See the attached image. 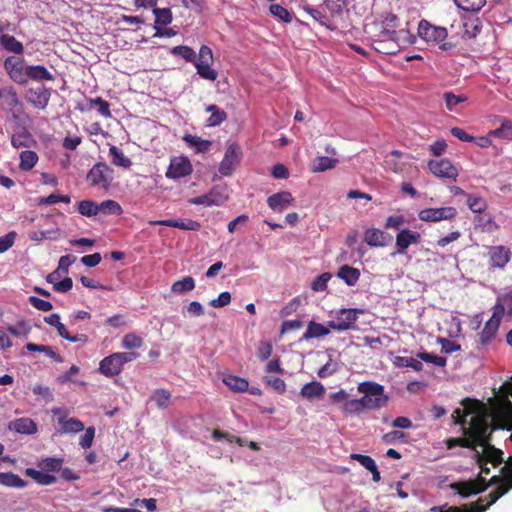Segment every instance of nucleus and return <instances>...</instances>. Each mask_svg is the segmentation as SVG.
I'll return each mask as SVG.
<instances>
[{
  "mask_svg": "<svg viewBox=\"0 0 512 512\" xmlns=\"http://www.w3.org/2000/svg\"><path fill=\"white\" fill-rule=\"evenodd\" d=\"M90 107H97L98 112L108 118L111 117L110 105L107 101L102 99L101 97H96L89 100Z\"/></svg>",
  "mask_w": 512,
  "mask_h": 512,
  "instance_id": "69168bd1",
  "label": "nucleus"
},
{
  "mask_svg": "<svg viewBox=\"0 0 512 512\" xmlns=\"http://www.w3.org/2000/svg\"><path fill=\"white\" fill-rule=\"evenodd\" d=\"M171 399V393L166 389H156L153 392V401L156 403V407L164 409L169 404Z\"/></svg>",
  "mask_w": 512,
  "mask_h": 512,
  "instance_id": "bf43d9fd",
  "label": "nucleus"
},
{
  "mask_svg": "<svg viewBox=\"0 0 512 512\" xmlns=\"http://www.w3.org/2000/svg\"><path fill=\"white\" fill-rule=\"evenodd\" d=\"M228 199V191L225 186H214L207 194L194 197L189 200L195 205L220 206Z\"/></svg>",
  "mask_w": 512,
  "mask_h": 512,
  "instance_id": "6e6552de",
  "label": "nucleus"
},
{
  "mask_svg": "<svg viewBox=\"0 0 512 512\" xmlns=\"http://www.w3.org/2000/svg\"><path fill=\"white\" fill-rule=\"evenodd\" d=\"M205 110L210 113V116L206 121V125L208 127L219 126L227 119V113L215 104L208 105Z\"/></svg>",
  "mask_w": 512,
  "mask_h": 512,
  "instance_id": "2f4dec72",
  "label": "nucleus"
},
{
  "mask_svg": "<svg viewBox=\"0 0 512 512\" xmlns=\"http://www.w3.org/2000/svg\"><path fill=\"white\" fill-rule=\"evenodd\" d=\"M27 351L30 352H41L46 354V356L50 357L51 359L55 360L56 362H62L61 356L57 354L51 346L46 345H39L34 343H27L26 344Z\"/></svg>",
  "mask_w": 512,
  "mask_h": 512,
  "instance_id": "de8ad7c7",
  "label": "nucleus"
},
{
  "mask_svg": "<svg viewBox=\"0 0 512 512\" xmlns=\"http://www.w3.org/2000/svg\"><path fill=\"white\" fill-rule=\"evenodd\" d=\"M417 358L421 359L422 362L431 363L434 366H438V367L446 366V358L439 357L433 353L420 352V353H417Z\"/></svg>",
  "mask_w": 512,
  "mask_h": 512,
  "instance_id": "0e129e2a",
  "label": "nucleus"
},
{
  "mask_svg": "<svg viewBox=\"0 0 512 512\" xmlns=\"http://www.w3.org/2000/svg\"><path fill=\"white\" fill-rule=\"evenodd\" d=\"M183 140L189 147L194 148L197 153L207 152L212 145L211 141L204 140L201 137L191 134L185 135Z\"/></svg>",
  "mask_w": 512,
  "mask_h": 512,
  "instance_id": "4c0bfd02",
  "label": "nucleus"
},
{
  "mask_svg": "<svg viewBox=\"0 0 512 512\" xmlns=\"http://www.w3.org/2000/svg\"><path fill=\"white\" fill-rule=\"evenodd\" d=\"M489 135L512 140V122L508 120L504 121L499 128L490 131Z\"/></svg>",
  "mask_w": 512,
  "mask_h": 512,
  "instance_id": "e2e57ef3",
  "label": "nucleus"
},
{
  "mask_svg": "<svg viewBox=\"0 0 512 512\" xmlns=\"http://www.w3.org/2000/svg\"><path fill=\"white\" fill-rule=\"evenodd\" d=\"M359 309H340L336 313V319L328 321V327L334 331H348L355 329V323L358 319Z\"/></svg>",
  "mask_w": 512,
  "mask_h": 512,
  "instance_id": "0eeeda50",
  "label": "nucleus"
},
{
  "mask_svg": "<svg viewBox=\"0 0 512 512\" xmlns=\"http://www.w3.org/2000/svg\"><path fill=\"white\" fill-rule=\"evenodd\" d=\"M171 53L176 56H181L186 61L192 62V63H195V61L198 58V56L196 55L195 51L192 48H190L188 46H184V45H179V46L174 47L171 50Z\"/></svg>",
  "mask_w": 512,
  "mask_h": 512,
  "instance_id": "4d7b16f0",
  "label": "nucleus"
},
{
  "mask_svg": "<svg viewBox=\"0 0 512 512\" xmlns=\"http://www.w3.org/2000/svg\"><path fill=\"white\" fill-rule=\"evenodd\" d=\"M336 277L340 278L343 283L352 287L360 278V271L354 267L344 265L338 269V273H336Z\"/></svg>",
  "mask_w": 512,
  "mask_h": 512,
  "instance_id": "c756f323",
  "label": "nucleus"
},
{
  "mask_svg": "<svg viewBox=\"0 0 512 512\" xmlns=\"http://www.w3.org/2000/svg\"><path fill=\"white\" fill-rule=\"evenodd\" d=\"M60 424H62L63 433H80L83 430V423L76 419H60Z\"/></svg>",
  "mask_w": 512,
  "mask_h": 512,
  "instance_id": "13d9d810",
  "label": "nucleus"
},
{
  "mask_svg": "<svg viewBox=\"0 0 512 512\" xmlns=\"http://www.w3.org/2000/svg\"><path fill=\"white\" fill-rule=\"evenodd\" d=\"M137 358L136 352H114L99 361V373L105 377L118 376L123 370V365Z\"/></svg>",
  "mask_w": 512,
  "mask_h": 512,
  "instance_id": "7ed1b4c3",
  "label": "nucleus"
},
{
  "mask_svg": "<svg viewBox=\"0 0 512 512\" xmlns=\"http://www.w3.org/2000/svg\"><path fill=\"white\" fill-rule=\"evenodd\" d=\"M445 444L448 450H452L455 447H463L471 451L477 450V447H486L488 445H492L487 440H477L468 436H464L462 438H448L445 440Z\"/></svg>",
  "mask_w": 512,
  "mask_h": 512,
  "instance_id": "aec40b11",
  "label": "nucleus"
},
{
  "mask_svg": "<svg viewBox=\"0 0 512 512\" xmlns=\"http://www.w3.org/2000/svg\"><path fill=\"white\" fill-rule=\"evenodd\" d=\"M420 241V234L409 229H403L396 234V254L404 255V252L411 245H416Z\"/></svg>",
  "mask_w": 512,
  "mask_h": 512,
  "instance_id": "412c9836",
  "label": "nucleus"
},
{
  "mask_svg": "<svg viewBox=\"0 0 512 512\" xmlns=\"http://www.w3.org/2000/svg\"><path fill=\"white\" fill-rule=\"evenodd\" d=\"M396 21H397V16L394 14H388L385 17V19L383 21L384 29L381 32V34L384 37H389V38L393 37V35L396 33L395 32V27L397 26Z\"/></svg>",
  "mask_w": 512,
  "mask_h": 512,
  "instance_id": "338daca9",
  "label": "nucleus"
},
{
  "mask_svg": "<svg viewBox=\"0 0 512 512\" xmlns=\"http://www.w3.org/2000/svg\"><path fill=\"white\" fill-rule=\"evenodd\" d=\"M39 472L57 473L63 469V458L45 457L38 461Z\"/></svg>",
  "mask_w": 512,
  "mask_h": 512,
  "instance_id": "f704fd0d",
  "label": "nucleus"
},
{
  "mask_svg": "<svg viewBox=\"0 0 512 512\" xmlns=\"http://www.w3.org/2000/svg\"><path fill=\"white\" fill-rule=\"evenodd\" d=\"M391 239L390 234L376 228L367 229L366 236H364V241L371 247H383L391 242Z\"/></svg>",
  "mask_w": 512,
  "mask_h": 512,
  "instance_id": "5701e85b",
  "label": "nucleus"
},
{
  "mask_svg": "<svg viewBox=\"0 0 512 512\" xmlns=\"http://www.w3.org/2000/svg\"><path fill=\"white\" fill-rule=\"evenodd\" d=\"M455 215L456 209L454 207L429 208L418 213L419 219L424 222L452 220Z\"/></svg>",
  "mask_w": 512,
  "mask_h": 512,
  "instance_id": "a211bd4d",
  "label": "nucleus"
},
{
  "mask_svg": "<svg viewBox=\"0 0 512 512\" xmlns=\"http://www.w3.org/2000/svg\"><path fill=\"white\" fill-rule=\"evenodd\" d=\"M56 329V333L60 335V337L64 338L68 342L71 343H87V335L86 334H76L71 335L68 333V330H66V327L64 325L60 326H53Z\"/></svg>",
  "mask_w": 512,
  "mask_h": 512,
  "instance_id": "3c124183",
  "label": "nucleus"
},
{
  "mask_svg": "<svg viewBox=\"0 0 512 512\" xmlns=\"http://www.w3.org/2000/svg\"><path fill=\"white\" fill-rule=\"evenodd\" d=\"M350 458L354 459V461L359 462L360 466L364 467L367 471L372 474V481L378 483L380 480L379 470H377V466L375 465V461H373L372 457L364 454H352Z\"/></svg>",
  "mask_w": 512,
  "mask_h": 512,
  "instance_id": "393cba45",
  "label": "nucleus"
},
{
  "mask_svg": "<svg viewBox=\"0 0 512 512\" xmlns=\"http://www.w3.org/2000/svg\"><path fill=\"white\" fill-rule=\"evenodd\" d=\"M500 474L505 478V484L489 493L488 498H486L489 500V504H494L512 489V457H508L505 466L501 467Z\"/></svg>",
  "mask_w": 512,
  "mask_h": 512,
  "instance_id": "ddd939ff",
  "label": "nucleus"
},
{
  "mask_svg": "<svg viewBox=\"0 0 512 512\" xmlns=\"http://www.w3.org/2000/svg\"><path fill=\"white\" fill-rule=\"evenodd\" d=\"M34 143L35 140L32 135L26 130L13 134L11 137V145L16 149L21 147L30 148Z\"/></svg>",
  "mask_w": 512,
  "mask_h": 512,
  "instance_id": "ea45409f",
  "label": "nucleus"
},
{
  "mask_svg": "<svg viewBox=\"0 0 512 512\" xmlns=\"http://www.w3.org/2000/svg\"><path fill=\"white\" fill-rule=\"evenodd\" d=\"M27 76L28 80L34 81L54 80V76L43 65H29Z\"/></svg>",
  "mask_w": 512,
  "mask_h": 512,
  "instance_id": "c9c22d12",
  "label": "nucleus"
},
{
  "mask_svg": "<svg viewBox=\"0 0 512 512\" xmlns=\"http://www.w3.org/2000/svg\"><path fill=\"white\" fill-rule=\"evenodd\" d=\"M489 270H503L511 260V250L505 245H496L488 248Z\"/></svg>",
  "mask_w": 512,
  "mask_h": 512,
  "instance_id": "9b49d317",
  "label": "nucleus"
},
{
  "mask_svg": "<svg viewBox=\"0 0 512 512\" xmlns=\"http://www.w3.org/2000/svg\"><path fill=\"white\" fill-rule=\"evenodd\" d=\"M474 461L477 465H488L491 464L493 467H498L502 464H506L504 460V453L494 445H488L482 447V451L474 450Z\"/></svg>",
  "mask_w": 512,
  "mask_h": 512,
  "instance_id": "1a4fd4ad",
  "label": "nucleus"
},
{
  "mask_svg": "<svg viewBox=\"0 0 512 512\" xmlns=\"http://www.w3.org/2000/svg\"><path fill=\"white\" fill-rule=\"evenodd\" d=\"M342 405H343L342 413H343V415H346V416H350V415L359 416L361 413L368 410L367 406H365L361 403L354 402L352 400L347 401L346 403H342Z\"/></svg>",
  "mask_w": 512,
  "mask_h": 512,
  "instance_id": "5fc2aeb1",
  "label": "nucleus"
},
{
  "mask_svg": "<svg viewBox=\"0 0 512 512\" xmlns=\"http://www.w3.org/2000/svg\"><path fill=\"white\" fill-rule=\"evenodd\" d=\"M87 180L92 186L108 189L113 180V169L106 163L98 162L89 170Z\"/></svg>",
  "mask_w": 512,
  "mask_h": 512,
  "instance_id": "39448f33",
  "label": "nucleus"
},
{
  "mask_svg": "<svg viewBox=\"0 0 512 512\" xmlns=\"http://www.w3.org/2000/svg\"><path fill=\"white\" fill-rule=\"evenodd\" d=\"M212 63V50L208 46L202 45L199 50L198 58L194 63L197 69V74L203 79L215 81L217 79L218 73L216 70L211 68Z\"/></svg>",
  "mask_w": 512,
  "mask_h": 512,
  "instance_id": "20e7f679",
  "label": "nucleus"
},
{
  "mask_svg": "<svg viewBox=\"0 0 512 512\" xmlns=\"http://www.w3.org/2000/svg\"><path fill=\"white\" fill-rule=\"evenodd\" d=\"M0 486L14 489H24L27 487V481L21 479L20 476L14 474L13 472H0Z\"/></svg>",
  "mask_w": 512,
  "mask_h": 512,
  "instance_id": "c85d7f7f",
  "label": "nucleus"
},
{
  "mask_svg": "<svg viewBox=\"0 0 512 512\" xmlns=\"http://www.w3.org/2000/svg\"><path fill=\"white\" fill-rule=\"evenodd\" d=\"M447 110L450 112H458L459 106L467 101V96L464 94L456 95L451 91H446L442 95Z\"/></svg>",
  "mask_w": 512,
  "mask_h": 512,
  "instance_id": "72a5a7b5",
  "label": "nucleus"
},
{
  "mask_svg": "<svg viewBox=\"0 0 512 512\" xmlns=\"http://www.w3.org/2000/svg\"><path fill=\"white\" fill-rule=\"evenodd\" d=\"M357 391L362 394L359 399H352L350 401L363 404L369 411H376L384 408L389 401V397L384 393V386L371 381L359 383Z\"/></svg>",
  "mask_w": 512,
  "mask_h": 512,
  "instance_id": "f03ea898",
  "label": "nucleus"
},
{
  "mask_svg": "<svg viewBox=\"0 0 512 512\" xmlns=\"http://www.w3.org/2000/svg\"><path fill=\"white\" fill-rule=\"evenodd\" d=\"M109 155L111 157L112 164L115 166L127 169L132 165V161L127 156H125L123 151L117 146H110Z\"/></svg>",
  "mask_w": 512,
  "mask_h": 512,
  "instance_id": "58836bf2",
  "label": "nucleus"
},
{
  "mask_svg": "<svg viewBox=\"0 0 512 512\" xmlns=\"http://www.w3.org/2000/svg\"><path fill=\"white\" fill-rule=\"evenodd\" d=\"M24 473H26L27 477H30L40 486H48L56 483V476L49 474V472H43L33 468H26Z\"/></svg>",
  "mask_w": 512,
  "mask_h": 512,
  "instance_id": "cd10ccee",
  "label": "nucleus"
},
{
  "mask_svg": "<svg viewBox=\"0 0 512 512\" xmlns=\"http://www.w3.org/2000/svg\"><path fill=\"white\" fill-rule=\"evenodd\" d=\"M506 310H508V314L512 315V292H505L496 298L493 315H491L488 322L484 323V328L479 333V344L486 346L494 339Z\"/></svg>",
  "mask_w": 512,
  "mask_h": 512,
  "instance_id": "f257e3e1",
  "label": "nucleus"
},
{
  "mask_svg": "<svg viewBox=\"0 0 512 512\" xmlns=\"http://www.w3.org/2000/svg\"><path fill=\"white\" fill-rule=\"evenodd\" d=\"M324 395V386L318 381L304 384L300 389V396L307 400L320 399Z\"/></svg>",
  "mask_w": 512,
  "mask_h": 512,
  "instance_id": "b1692460",
  "label": "nucleus"
},
{
  "mask_svg": "<svg viewBox=\"0 0 512 512\" xmlns=\"http://www.w3.org/2000/svg\"><path fill=\"white\" fill-rule=\"evenodd\" d=\"M121 212V206L114 200H105L98 204V215H118Z\"/></svg>",
  "mask_w": 512,
  "mask_h": 512,
  "instance_id": "8fccbe9b",
  "label": "nucleus"
},
{
  "mask_svg": "<svg viewBox=\"0 0 512 512\" xmlns=\"http://www.w3.org/2000/svg\"><path fill=\"white\" fill-rule=\"evenodd\" d=\"M142 338L135 333H127L122 338V348L126 350L142 348Z\"/></svg>",
  "mask_w": 512,
  "mask_h": 512,
  "instance_id": "6e6d98bb",
  "label": "nucleus"
},
{
  "mask_svg": "<svg viewBox=\"0 0 512 512\" xmlns=\"http://www.w3.org/2000/svg\"><path fill=\"white\" fill-rule=\"evenodd\" d=\"M241 151L237 144H230L224 154V158L220 163L219 172L223 176H229L233 173L236 165L240 161Z\"/></svg>",
  "mask_w": 512,
  "mask_h": 512,
  "instance_id": "dca6fc26",
  "label": "nucleus"
},
{
  "mask_svg": "<svg viewBox=\"0 0 512 512\" xmlns=\"http://www.w3.org/2000/svg\"><path fill=\"white\" fill-rule=\"evenodd\" d=\"M393 365L397 368H411L415 372H421L423 368L422 362L412 357L396 356Z\"/></svg>",
  "mask_w": 512,
  "mask_h": 512,
  "instance_id": "79ce46f5",
  "label": "nucleus"
},
{
  "mask_svg": "<svg viewBox=\"0 0 512 512\" xmlns=\"http://www.w3.org/2000/svg\"><path fill=\"white\" fill-rule=\"evenodd\" d=\"M418 35L427 42H442L447 38V30L430 24L427 20H421L418 25Z\"/></svg>",
  "mask_w": 512,
  "mask_h": 512,
  "instance_id": "4468645a",
  "label": "nucleus"
},
{
  "mask_svg": "<svg viewBox=\"0 0 512 512\" xmlns=\"http://www.w3.org/2000/svg\"><path fill=\"white\" fill-rule=\"evenodd\" d=\"M59 236V231H57V228L49 229L46 231H31L29 232V239L39 242L43 240H56V238Z\"/></svg>",
  "mask_w": 512,
  "mask_h": 512,
  "instance_id": "864d4df0",
  "label": "nucleus"
},
{
  "mask_svg": "<svg viewBox=\"0 0 512 512\" xmlns=\"http://www.w3.org/2000/svg\"><path fill=\"white\" fill-rule=\"evenodd\" d=\"M28 66L22 58L16 56L7 57L4 61V68L9 77L13 82L20 85L28 82Z\"/></svg>",
  "mask_w": 512,
  "mask_h": 512,
  "instance_id": "423d86ee",
  "label": "nucleus"
},
{
  "mask_svg": "<svg viewBox=\"0 0 512 512\" xmlns=\"http://www.w3.org/2000/svg\"><path fill=\"white\" fill-rule=\"evenodd\" d=\"M293 200L292 194L282 191L270 196L267 200L269 207L273 210H283Z\"/></svg>",
  "mask_w": 512,
  "mask_h": 512,
  "instance_id": "7c9ffc66",
  "label": "nucleus"
},
{
  "mask_svg": "<svg viewBox=\"0 0 512 512\" xmlns=\"http://www.w3.org/2000/svg\"><path fill=\"white\" fill-rule=\"evenodd\" d=\"M264 384L268 385L270 388H273V390H275V392L278 394H284L286 391V383H284V380L279 377L266 375L264 376Z\"/></svg>",
  "mask_w": 512,
  "mask_h": 512,
  "instance_id": "680f3d73",
  "label": "nucleus"
},
{
  "mask_svg": "<svg viewBox=\"0 0 512 512\" xmlns=\"http://www.w3.org/2000/svg\"><path fill=\"white\" fill-rule=\"evenodd\" d=\"M304 10L317 22H319L322 26H325L326 28L330 30L335 29V25L333 24L331 18L323 13L321 10L317 8H313L310 6L304 7Z\"/></svg>",
  "mask_w": 512,
  "mask_h": 512,
  "instance_id": "a19ab883",
  "label": "nucleus"
},
{
  "mask_svg": "<svg viewBox=\"0 0 512 512\" xmlns=\"http://www.w3.org/2000/svg\"><path fill=\"white\" fill-rule=\"evenodd\" d=\"M454 3L466 12H477L482 9L486 0H454Z\"/></svg>",
  "mask_w": 512,
  "mask_h": 512,
  "instance_id": "603ef678",
  "label": "nucleus"
},
{
  "mask_svg": "<svg viewBox=\"0 0 512 512\" xmlns=\"http://www.w3.org/2000/svg\"><path fill=\"white\" fill-rule=\"evenodd\" d=\"M192 171L193 168L189 159L185 156H177L171 158L166 177L179 179L190 175Z\"/></svg>",
  "mask_w": 512,
  "mask_h": 512,
  "instance_id": "2eb2a0df",
  "label": "nucleus"
},
{
  "mask_svg": "<svg viewBox=\"0 0 512 512\" xmlns=\"http://www.w3.org/2000/svg\"><path fill=\"white\" fill-rule=\"evenodd\" d=\"M0 41H1L2 46L10 52H14L17 54H20L23 52L22 43L20 41H18L14 36L7 35V34L2 35L0 37Z\"/></svg>",
  "mask_w": 512,
  "mask_h": 512,
  "instance_id": "09e8293b",
  "label": "nucleus"
},
{
  "mask_svg": "<svg viewBox=\"0 0 512 512\" xmlns=\"http://www.w3.org/2000/svg\"><path fill=\"white\" fill-rule=\"evenodd\" d=\"M330 327L316 323L314 320L307 323L306 333L302 334V340H310L314 338L325 337L329 335Z\"/></svg>",
  "mask_w": 512,
  "mask_h": 512,
  "instance_id": "bb28decb",
  "label": "nucleus"
},
{
  "mask_svg": "<svg viewBox=\"0 0 512 512\" xmlns=\"http://www.w3.org/2000/svg\"><path fill=\"white\" fill-rule=\"evenodd\" d=\"M78 211L84 216H97L98 215V204L92 200H83L78 205Z\"/></svg>",
  "mask_w": 512,
  "mask_h": 512,
  "instance_id": "052dcab7",
  "label": "nucleus"
},
{
  "mask_svg": "<svg viewBox=\"0 0 512 512\" xmlns=\"http://www.w3.org/2000/svg\"><path fill=\"white\" fill-rule=\"evenodd\" d=\"M428 168L436 177L456 180L458 176L457 168L448 159L430 160Z\"/></svg>",
  "mask_w": 512,
  "mask_h": 512,
  "instance_id": "f3484780",
  "label": "nucleus"
},
{
  "mask_svg": "<svg viewBox=\"0 0 512 512\" xmlns=\"http://www.w3.org/2000/svg\"><path fill=\"white\" fill-rule=\"evenodd\" d=\"M491 505L492 504H489V499L479 498L464 507L451 506L444 509L442 506H433L431 507V512H484Z\"/></svg>",
  "mask_w": 512,
  "mask_h": 512,
  "instance_id": "6ab92c4d",
  "label": "nucleus"
},
{
  "mask_svg": "<svg viewBox=\"0 0 512 512\" xmlns=\"http://www.w3.org/2000/svg\"><path fill=\"white\" fill-rule=\"evenodd\" d=\"M10 430L17 433L32 435L37 432V425L30 418L21 417L14 422L10 423Z\"/></svg>",
  "mask_w": 512,
  "mask_h": 512,
  "instance_id": "a878e982",
  "label": "nucleus"
},
{
  "mask_svg": "<svg viewBox=\"0 0 512 512\" xmlns=\"http://www.w3.org/2000/svg\"><path fill=\"white\" fill-rule=\"evenodd\" d=\"M452 489L456 490L458 495L467 498L471 495H478L486 491L487 483L485 482V478L479 475L472 480L453 483Z\"/></svg>",
  "mask_w": 512,
  "mask_h": 512,
  "instance_id": "f8f14e48",
  "label": "nucleus"
},
{
  "mask_svg": "<svg viewBox=\"0 0 512 512\" xmlns=\"http://www.w3.org/2000/svg\"><path fill=\"white\" fill-rule=\"evenodd\" d=\"M493 431L494 427H491L484 418L475 417L470 421L469 428H464V436L490 442Z\"/></svg>",
  "mask_w": 512,
  "mask_h": 512,
  "instance_id": "9d476101",
  "label": "nucleus"
},
{
  "mask_svg": "<svg viewBox=\"0 0 512 512\" xmlns=\"http://www.w3.org/2000/svg\"><path fill=\"white\" fill-rule=\"evenodd\" d=\"M38 155L31 150H25L20 153L19 168L22 171L31 170L38 162Z\"/></svg>",
  "mask_w": 512,
  "mask_h": 512,
  "instance_id": "37998d69",
  "label": "nucleus"
},
{
  "mask_svg": "<svg viewBox=\"0 0 512 512\" xmlns=\"http://www.w3.org/2000/svg\"><path fill=\"white\" fill-rule=\"evenodd\" d=\"M338 163V160L335 158H330L327 156L317 157L313 160L312 170L314 172H323L328 169H332Z\"/></svg>",
  "mask_w": 512,
  "mask_h": 512,
  "instance_id": "a18cd8bd",
  "label": "nucleus"
},
{
  "mask_svg": "<svg viewBox=\"0 0 512 512\" xmlns=\"http://www.w3.org/2000/svg\"><path fill=\"white\" fill-rule=\"evenodd\" d=\"M28 101L39 109H45L50 99V91L44 86L31 88L27 92Z\"/></svg>",
  "mask_w": 512,
  "mask_h": 512,
  "instance_id": "4be33fe9",
  "label": "nucleus"
},
{
  "mask_svg": "<svg viewBox=\"0 0 512 512\" xmlns=\"http://www.w3.org/2000/svg\"><path fill=\"white\" fill-rule=\"evenodd\" d=\"M348 0H325L324 8L330 13L331 20L341 18L344 11H347Z\"/></svg>",
  "mask_w": 512,
  "mask_h": 512,
  "instance_id": "473e14b6",
  "label": "nucleus"
},
{
  "mask_svg": "<svg viewBox=\"0 0 512 512\" xmlns=\"http://www.w3.org/2000/svg\"><path fill=\"white\" fill-rule=\"evenodd\" d=\"M153 14L155 15V29L160 26H166L172 22V13L168 8H154Z\"/></svg>",
  "mask_w": 512,
  "mask_h": 512,
  "instance_id": "49530a36",
  "label": "nucleus"
},
{
  "mask_svg": "<svg viewBox=\"0 0 512 512\" xmlns=\"http://www.w3.org/2000/svg\"><path fill=\"white\" fill-rule=\"evenodd\" d=\"M195 288V280L191 276H185L184 278L177 280L172 284V293L182 295Z\"/></svg>",
  "mask_w": 512,
  "mask_h": 512,
  "instance_id": "c03bdc74",
  "label": "nucleus"
},
{
  "mask_svg": "<svg viewBox=\"0 0 512 512\" xmlns=\"http://www.w3.org/2000/svg\"><path fill=\"white\" fill-rule=\"evenodd\" d=\"M223 384L235 393H243L248 390V382L240 376L226 375L223 377Z\"/></svg>",
  "mask_w": 512,
  "mask_h": 512,
  "instance_id": "e433bc0d",
  "label": "nucleus"
},
{
  "mask_svg": "<svg viewBox=\"0 0 512 512\" xmlns=\"http://www.w3.org/2000/svg\"><path fill=\"white\" fill-rule=\"evenodd\" d=\"M270 12L273 16L281 19L286 23H290L292 21V14L279 4H272L270 6Z\"/></svg>",
  "mask_w": 512,
  "mask_h": 512,
  "instance_id": "774afa93",
  "label": "nucleus"
}]
</instances>
